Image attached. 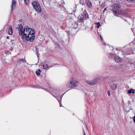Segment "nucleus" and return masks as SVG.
<instances>
[{
    "label": "nucleus",
    "instance_id": "obj_10",
    "mask_svg": "<svg viewBox=\"0 0 135 135\" xmlns=\"http://www.w3.org/2000/svg\"><path fill=\"white\" fill-rule=\"evenodd\" d=\"M114 60L116 62L118 63L122 61V60L121 58L118 57H115Z\"/></svg>",
    "mask_w": 135,
    "mask_h": 135
},
{
    "label": "nucleus",
    "instance_id": "obj_28",
    "mask_svg": "<svg viewBox=\"0 0 135 135\" xmlns=\"http://www.w3.org/2000/svg\"><path fill=\"white\" fill-rule=\"evenodd\" d=\"M100 38L101 39V40H103V38H102V36L101 35L100 36Z\"/></svg>",
    "mask_w": 135,
    "mask_h": 135
},
{
    "label": "nucleus",
    "instance_id": "obj_7",
    "mask_svg": "<svg viewBox=\"0 0 135 135\" xmlns=\"http://www.w3.org/2000/svg\"><path fill=\"white\" fill-rule=\"evenodd\" d=\"M78 19L79 21L80 22H83L85 20L84 16L82 14L78 16Z\"/></svg>",
    "mask_w": 135,
    "mask_h": 135
},
{
    "label": "nucleus",
    "instance_id": "obj_22",
    "mask_svg": "<svg viewBox=\"0 0 135 135\" xmlns=\"http://www.w3.org/2000/svg\"><path fill=\"white\" fill-rule=\"evenodd\" d=\"M25 4L26 5H27L29 2V0H24Z\"/></svg>",
    "mask_w": 135,
    "mask_h": 135
},
{
    "label": "nucleus",
    "instance_id": "obj_13",
    "mask_svg": "<svg viewBox=\"0 0 135 135\" xmlns=\"http://www.w3.org/2000/svg\"><path fill=\"white\" fill-rule=\"evenodd\" d=\"M135 93V90L132 88L128 90L127 93L130 94L132 93L134 94Z\"/></svg>",
    "mask_w": 135,
    "mask_h": 135
},
{
    "label": "nucleus",
    "instance_id": "obj_33",
    "mask_svg": "<svg viewBox=\"0 0 135 135\" xmlns=\"http://www.w3.org/2000/svg\"><path fill=\"white\" fill-rule=\"evenodd\" d=\"M60 106H61V105H60Z\"/></svg>",
    "mask_w": 135,
    "mask_h": 135
},
{
    "label": "nucleus",
    "instance_id": "obj_3",
    "mask_svg": "<svg viewBox=\"0 0 135 135\" xmlns=\"http://www.w3.org/2000/svg\"><path fill=\"white\" fill-rule=\"evenodd\" d=\"M112 7L113 9V10L112 11H113L114 15L115 16H118L120 13L116 10H118L121 7L120 5L119 4H115L113 5Z\"/></svg>",
    "mask_w": 135,
    "mask_h": 135
},
{
    "label": "nucleus",
    "instance_id": "obj_17",
    "mask_svg": "<svg viewBox=\"0 0 135 135\" xmlns=\"http://www.w3.org/2000/svg\"><path fill=\"white\" fill-rule=\"evenodd\" d=\"M130 66L135 69V61L129 63Z\"/></svg>",
    "mask_w": 135,
    "mask_h": 135
},
{
    "label": "nucleus",
    "instance_id": "obj_26",
    "mask_svg": "<svg viewBox=\"0 0 135 135\" xmlns=\"http://www.w3.org/2000/svg\"><path fill=\"white\" fill-rule=\"evenodd\" d=\"M133 120L134 122L135 123V115L133 117Z\"/></svg>",
    "mask_w": 135,
    "mask_h": 135
},
{
    "label": "nucleus",
    "instance_id": "obj_1",
    "mask_svg": "<svg viewBox=\"0 0 135 135\" xmlns=\"http://www.w3.org/2000/svg\"><path fill=\"white\" fill-rule=\"evenodd\" d=\"M18 30L19 31V33L20 35L22 36L21 37L22 39L24 38L25 37L26 40V38L28 36V35H29V30L31 29V28H29L28 27H25L23 31V27L21 24L18 25Z\"/></svg>",
    "mask_w": 135,
    "mask_h": 135
},
{
    "label": "nucleus",
    "instance_id": "obj_5",
    "mask_svg": "<svg viewBox=\"0 0 135 135\" xmlns=\"http://www.w3.org/2000/svg\"><path fill=\"white\" fill-rule=\"evenodd\" d=\"M32 3L33 7L37 12L38 13L41 12L42 9L38 3L36 1H35Z\"/></svg>",
    "mask_w": 135,
    "mask_h": 135
},
{
    "label": "nucleus",
    "instance_id": "obj_32",
    "mask_svg": "<svg viewBox=\"0 0 135 135\" xmlns=\"http://www.w3.org/2000/svg\"><path fill=\"white\" fill-rule=\"evenodd\" d=\"M36 54H37H37H37V52L36 53Z\"/></svg>",
    "mask_w": 135,
    "mask_h": 135
},
{
    "label": "nucleus",
    "instance_id": "obj_30",
    "mask_svg": "<svg viewBox=\"0 0 135 135\" xmlns=\"http://www.w3.org/2000/svg\"><path fill=\"white\" fill-rule=\"evenodd\" d=\"M6 38H7V39H8V38H9V37H8V36H7L6 37Z\"/></svg>",
    "mask_w": 135,
    "mask_h": 135
},
{
    "label": "nucleus",
    "instance_id": "obj_21",
    "mask_svg": "<svg viewBox=\"0 0 135 135\" xmlns=\"http://www.w3.org/2000/svg\"><path fill=\"white\" fill-rule=\"evenodd\" d=\"M43 68L44 69H46L48 68V66L47 64L43 65Z\"/></svg>",
    "mask_w": 135,
    "mask_h": 135
},
{
    "label": "nucleus",
    "instance_id": "obj_19",
    "mask_svg": "<svg viewBox=\"0 0 135 135\" xmlns=\"http://www.w3.org/2000/svg\"><path fill=\"white\" fill-rule=\"evenodd\" d=\"M41 70L40 69H39L38 70H37L35 72V73L38 76L40 75V73H41Z\"/></svg>",
    "mask_w": 135,
    "mask_h": 135
},
{
    "label": "nucleus",
    "instance_id": "obj_23",
    "mask_svg": "<svg viewBox=\"0 0 135 135\" xmlns=\"http://www.w3.org/2000/svg\"><path fill=\"white\" fill-rule=\"evenodd\" d=\"M96 24L97 25H98L97 26V27L98 28H99V26H100V23L99 22H97V23H96Z\"/></svg>",
    "mask_w": 135,
    "mask_h": 135
},
{
    "label": "nucleus",
    "instance_id": "obj_9",
    "mask_svg": "<svg viewBox=\"0 0 135 135\" xmlns=\"http://www.w3.org/2000/svg\"><path fill=\"white\" fill-rule=\"evenodd\" d=\"M78 22L74 21L72 23V27L74 29H76L78 26Z\"/></svg>",
    "mask_w": 135,
    "mask_h": 135
},
{
    "label": "nucleus",
    "instance_id": "obj_24",
    "mask_svg": "<svg viewBox=\"0 0 135 135\" xmlns=\"http://www.w3.org/2000/svg\"><path fill=\"white\" fill-rule=\"evenodd\" d=\"M105 45L106 46V47H105V48L108 47V48H109V47H110L109 45H108L107 46L105 44Z\"/></svg>",
    "mask_w": 135,
    "mask_h": 135
},
{
    "label": "nucleus",
    "instance_id": "obj_16",
    "mask_svg": "<svg viewBox=\"0 0 135 135\" xmlns=\"http://www.w3.org/2000/svg\"><path fill=\"white\" fill-rule=\"evenodd\" d=\"M112 89L113 90H115L117 88V85L116 84L113 83L111 86H110Z\"/></svg>",
    "mask_w": 135,
    "mask_h": 135
},
{
    "label": "nucleus",
    "instance_id": "obj_34",
    "mask_svg": "<svg viewBox=\"0 0 135 135\" xmlns=\"http://www.w3.org/2000/svg\"><path fill=\"white\" fill-rule=\"evenodd\" d=\"M104 135H107V134H104Z\"/></svg>",
    "mask_w": 135,
    "mask_h": 135
},
{
    "label": "nucleus",
    "instance_id": "obj_18",
    "mask_svg": "<svg viewBox=\"0 0 135 135\" xmlns=\"http://www.w3.org/2000/svg\"><path fill=\"white\" fill-rule=\"evenodd\" d=\"M16 3V1H15V0H12V5L11 6V7H12V11L13 10V7H15V6L14 5Z\"/></svg>",
    "mask_w": 135,
    "mask_h": 135
},
{
    "label": "nucleus",
    "instance_id": "obj_8",
    "mask_svg": "<svg viewBox=\"0 0 135 135\" xmlns=\"http://www.w3.org/2000/svg\"><path fill=\"white\" fill-rule=\"evenodd\" d=\"M87 6L89 8H91L92 6V4L90 1L89 0H86L85 2Z\"/></svg>",
    "mask_w": 135,
    "mask_h": 135
},
{
    "label": "nucleus",
    "instance_id": "obj_14",
    "mask_svg": "<svg viewBox=\"0 0 135 135\" xmlns=\"http://www.w3.org/2000/svg\"><path fill=\"white\" fill-rule=\"evenodd\" d=\"M8 33L9 35H11L12 33V31L11 26H10L9 27L8 29Z\"/></svg>",
    "mask_w": 135,
    "mask_h": 135
},
{
    "label": "nucleus",
    "instance_id": "obj_31",
    "mask_svg": "<svg viewBox=\"0 0 135 135\" xmlns=\"http://www.w3.org/2000/svg\"><path fill=\"white\" fill-rule=\"evenodd\" d=\"M84 135H86L85 134V133H84Z\"/></svg>",
    "mask_w": 135,
    "mask_h": 135
},
{
    "label": "nucleus",
    "instance_id": "obj_6",
    "mask_svg": "<svg viewBox=\"0 0 135 135\" xmlns=\"http://www.w3.org/2000/svg\"><path fill=\"white\" fill-rule=\"evenodd\" d=\"M98 78L96 77L91 81L87 80L86 82L91 85H93L97 84L98 82Z\"/></svg>",
    "mask_w": 135,
    "mask_h": 135
},
{
    "label": "nucleus",
    "instance_id": "obj_12",
    "mask_svg": "<svg viewBox=\"0 0 135 135\" xmlns=\"http://www.w3.org/2000/svg\"><path fill=\"white\" fill-rule=\"evenodd\" d=\"M129 45L130 46H131V47H130L131 49H135V44H134V43L132 42H131L129 44Z\"/></svg>",
    "mask_w": 135,
    "mask_h": 135
},
{
    "label": "nucleus",
    "instance_id": "obj_20",
    "mask_svg": "<svg viewBox=\"0 0 135 135\" xmlns=\"http://www.w3.org/2000/svg\"><path fill=\"white\" fill-rule=\"evenodd\" d=\"M80 4H82L83 5H84L85 3V1L84 0H80Z\"/></svg>",
    "mask_w": 135,
    "mask_h": 135
},
{
    "label": "nucleus",
    "instance_id": "obj_2",
    "mask_svg": "<svg viewBox=\"0 0 135 135\" xmlns=\"http://www.w3.org/2000/svg\"><path fill=\"white\" fill-rule=\"evenodd\" d=\"M30 31H29V33L28 35V36L26 38V40L32 42L33 41L35 38V31L31 29Z\"/></svg>",
    "mask_w": 135,
    "mask_h": 135
},
{
    "label": "nucleus",
    "instance_id": "obj_15",
    "mask_svg": "<svg viewBox=\"0 0 135 135\" xmlns=\"http://www.w3.org/2000/svg\"><path fill=\"white\" fill-rule=\"evenodd\" d=\"M112 50V54L113 55H116V53L115 52V51H116L117 50L116 49H114L113 48L112 46L111 47V48H110V49Z\"/></svg>",
    "mask_w": 135,
    "mask_h": 135
},
{
    "label": "nucleus",
    "instance_id": "obj_25",
    "mask_svg": "<svg viewBox=\"0 0 135 135\" xmlns=\"http://www.w3.org/2000/svg\"><path fill=\"white\" fill-rule=\"evenodd\" d=\"M85 17L86 18H87L88 17V14H85Z\"/></svg>",
    "mask_w": 135,
    "mask_h": 135
},
{
    "label": "nucleus",
    "instance_id": "obj_11",
    "mask_svg": "<svg viewBox=\"0 0 135 135\" xmlns=\"http://www.w3.org/2000/svg\"><path fill=\"white\" fill-rule=\"evenodd\" d=\"M26 62V60L25 59H18L17 61V63H22V62L25 63Z\"/></svg>",
    "mask_w": 135,
    "mask_h": 135
},
{
    "label": "nucleus",
    "instance_id": "obj_27",
    "mask_svg": "<svg viewBox=\"0 0 135 135\" xmlns=\"http://www.w3.org/2000/svg\"><path fill=\"white\" fill-rule=\"evenodd\" d=\"M108 94L109 96H110V91H109L108 92Z\"/></svg>",
    "mask_w": 135,
    "mask_h": 135
},
{
    "label": "nucleus",
    "instance_id": "obj_4",
    "mask_svg": "<svg viewBox=\"0 0 135 135\" xmlns=\"http://www.w3.org/2000/svg\"><path fill=\"white\" fill-rule=\"evenodd\" d=\"M78 81L75 79L72 78L70 80V82L67 84V86L69 88H73L78 86Z\"/></svg>",
    "mask_w": 135,
    "mask_h": 135
},
{
    "label": "nucleus",
    "instance_id": "obj_29",
    "mask_svg": "<svg viewBox=\"0 0 135 135\" xmlns=\"http://www.w3.org/2000/svg\"><path fill=\"white\" fill-rule=\"evenodd\" d=\"M107 10V8H105L103 10V12H104L105 11Z\"/></svg>",
    "mask_w": 135,
    "mask_h": 135
}]
</instances>
